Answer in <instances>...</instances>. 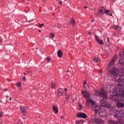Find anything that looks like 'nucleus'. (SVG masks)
Returning a JSON list of instances; mask_svg holds the SVG:
<instances>
[{"label": "nucleus", "mask_w": 124, "mask_h": 124, "mask_svg": "<svg viewBox=\"0 0 124 124\" xmlns=\"http://www.w3.org/2000/svg\"><path fill=\"white\" fill-rule=\"evenodd\" d=\"M94 95L96 96H100L102 97L103 99L101 101V105L105 108H110L112 106L111 104H109L108 103H106V100L108 98V95H107V93L104 90H103L100 92L95 91Z\"/></svg>", "instance_id": "1"}, {"label": "nucleus", "mask_w": 124, "mask_h": 124, "mask_svg": "<svg viewBox=\"0 0 124 124\" xmlns=\"http://www.w3.org/2000/svg\"><path fill=\"white\" fill-rule=\"evenodd\" d=\"M89 102L92 104V107L94 108L95 110V113L97 114L99 110L101 109L100 106H98V104L95 103V102L93 101V100L92 99H86V106H89Z\"/></svg>", "instance_id": "2"}, {"label": "nucleus", "mask_w": 124, "mask_h": 124, "mask_svg": "<svg viewBox=\"0 0 124 124\" xmlns=\"http://www.w3.org/2000/svg\"><path fill=\"white\" fill-rule=\"evenodd\" d=\"M115 119H122V118H124V109H122L116 111L114 115Z\"/></svg>", "instance_id": "3"}, {"label": "nucleus", "mask_w": 124, "mask_h": 124, "mask_svg": "<svg viewBox=\"0 0 124 124\" xmlns=\"http://www.w3.org/2000/svg\"><path fill=\"white\" fill-rule=\"evenodd\" d=\"M109 73L110 75H112L114 77H118L120 71H119V69L117 68H114L109 70Z\"/></svg>", "instance_id": "4"}, {"label": "nucleus", "mask_w": 124, "mask_h": 124, "mask_svg": "<svg viewBox=\"0 0 124 124\" xmlns=\"http://www.w3.org/2000/svg\"><path fill=\"white\" fill-rule=\"evenodd\" d=\"M91 120L93 123H94L97 124H104V121L101 119L97 118L94 116H93L91 117Z\"/></svg>", "instance_id": "5"}, {"label": "nucleus", "mask_w": 124, "mask_h": 124, "mask_svg": "<svg viewBox=\"0 0 124 124\" xmlns=\"http://www.w3.org/2000/svg\"><path fill=\"white\" fill-rule=\"evenodd\" d=\"M82 94L84 98H86V99L91 98V93H90V92H88L87 91H83L82 92Z\"/></svg>", "instance_id": "6"}, {"label": "nucleus", "mask_w": 124, "mask_h": 124, "mask_svg": "<svg viewBox=\"0 0 124 124\" xmlns=\"http://www.w3.org/2000/svg\"><path fill=\"white\" fill-rule=\"evenodd\" d=\"M109 99L114 101H120V96L119 95H111L109 97Z\"/></svg>", "instance_id": "7"}, {"label": "nucleus", "mask_w": 124, "mask_h": 124, "mask_svg": "<svg viewBox=\"0 0 124 124\" xmlns=\"http://www.w3.org/2000/svg\"><path fill=\"white\" fill-rule=\"evenodd\" d=\"M117 59H118V55L115 54L114 56L112 58L110 62L109 63V66H111V65H113V64L116 62V61H117Z\"/></svg>", "instance_id": "8"}, {"label": "nucleus", "mask_w": 124, "mask_h": 124, "mask_svg": "<svg viewBox=\"0 0 124 124\" xmlns=\"http://www.w3.org/2000/svg\"><path fill=\"white\" fill-rule=\"evenodd\" d=\"M111 28L118 31H121L122 30V28L118 25H111Z\"/></svg>", "instance_id": "9"}, {"label": "nucleus", "mask_w": 124, "mask_h": 124, "mask_svg": "<svg viewBox=\"0 0 124 124\" xmlns=\"http://www.w3.org/2000/svg\"><path fill=\"white\" fill-rule=\"evenodd\" d=\"M78 118H82V119H86L88 117L86 114L84 113H80L77 114Z\"/></svg>", "instance_id": "10"}, {"label": "nucleus", "mask_w": 124, "mask_h": 124, "mask_svg": "<svg viewBox=\"0 0 124 124\" xmlns=\"http://www.w3.org/2000/svg\"><path fill=\"white\" fill-rule=\"evenodd\" d=\"M58 96H62L63 94V89L62 88H59L58 90Z\"/></svg>", "instance_id": "11"}, {"label": "nucleus", "mask_w": 124, "mask_h": 124, "mask_svg": "<svg viewBox=\"0 0 124 124\" xmlns=\"http://www.w3.org/2000/svg\"><path fill=\"white\" fill-rule=\"evenodd\" d=\"M20 111H21L22 113L26 112V111L28 109V108L25 106H20Z\"/></svg>", "instance_id": "12"}, {"label": "nucleus", "mask_w": 124, "mask_h": 124, "mask_svg": "<svg viewBox=\"0 0 124 124\" xmlns=\"http://www.w3.org/2000/svg\"><path fill=\"white\" fill-rule=\"evenodd\" d=\"M99 11L100 15H103L104 13L107 14V11H106V10H105V8H104V7L100 9Z\"/></svg>", "instance_id": "13"}, {"label": "nucleus", "mask_w": 124, "mask_h": 124, "mask_svg": "<svg viewBox=\"0 0 124 124\" xmlns=\"http://www.w3.org/2000/svg\"><path fill=\"white\" fill-rule=\"evenodd\" d=\"M116 105L118 108H123L124 106V104L123 103H117Z\"/></svg>", "instance_id": "14"}, {"label": "nucleus", "mask_w": 124, "mask_h": 124, "mask_svg": "<svg viewBox=\"0 0 124 124\" xmlns=\"http://www.w3.org/2000/svg\"><path fill=\"white\" fill-rule=\"evenodd\" d=\"M52 109L54 110L55 114H58L59 110H58V108L55 106H52Z\"/></svg>", "instance_id": "15"}, {"label": "nucleus", "mask_w": 124, "mask_h": 124, "mask_svg": "<svg viewBox=\"0 0 124 124\" xmlns=\"http://www.w3.org/2000/svg\"><path fill=\"white\" fill-rule=\"evenodd\" d=\"M57 55L59 58H62V51L61 50H58Z\"/></svg>", "instance_id": "16"}, {"label": "nucleus", "mask_w": 124, "mask_h": 124, "mask_svg": "<svg viewBox=\"0 0 124 124\" xmlns=\"http://www.w3.org/2000/svg\"><path fill=\"white\" fill-rule=\"evenodd\" d=\"M75 20H74L73 18H72V19L70 20V23L72 26H74L75 25Z\"/></svg>", "instance_id": "17"}, {"label": "nucleus", "mask_w": 124, "mask_h": 124, "mask_svg": "<svg viewBox=\"0 0 124 124\" xmlns=\"http://www.w3.org/2000/svg\"><path fill=\"white\" fill-rule=\"evenodd\" d=\"M119 56L121 58H124V49L122 50L121 52L119 53Z\"/></svg>", "instance_id": "18"}, {"label": "nucleus", "mask_w": 124, "mask_h": 124, "mask_svg": "<svg viewBox=\"0 0 124 124\" xmlns=\"http://www.w3.org/2000/svg\"><path fill=\"white\" fill-rule=\"evenodd\" d=\"M93 62H100V60H99V59H98V58L97 57H95L94 58V59H93Z\"/></svg>", "instance_id": "19"}, {"label": "nucleus", "mask_w": 124, "mask_h": 124, "mask_svg": "<svg viewBox=\"0 0 124 124\" xmlns=\"http://www.w3.org/2000/svg\"><path fill=\"white\" fill-rule=\"evenodd\" d=\"M117 124H124V121L123 119L119 120L118 122H117Z\"/></svg>", "instance_id": "20"}, {"label": "nucleus", "mask_w": 124, "mask_h": 124, "mask_svg": "<svg viewBox=\"0 0 124 124\" xmlns=\"http://www.w3.org/2000/svg\"><path fill=\"white\" fill-rule=\"evenodd\" d=\"M108 123L109 124H117V122L113 120H109Z\"/></svg>", "instance_id": "21"}, {"label": "nucleus", "mask_w": 124, "mask_h": 124, "mask_svg": "<svg viewBox=\"0 0 124 124\" xmlns=\"http://www.w3.org/2000/svg\"><path fill=\"white\" fill-rule=\"evenodd\" d=\"M119 63L120 64H121L122 65H124V59L122 58L119 61Z\"/></svg>", "instance_id": "22"}, {"label": "nucleus", "mask_w": 124, "mask_h": 124, "mask_svg": "<svg viewBox=\"0 0 124 124\" xmlns=\"http://www.w3.org/2000/svg\"><path fill=\"white\" fill-rule=\"evenodd\" d=\"M102 113L103 117H106V116H107V111L105 110Z\"/></svg>", "instance_id": "23"}, {"label": "nucleus", "mask_w": 124, "mask_h": 124, "mask_svg": "<svg viewBox=\"0 0 124 124\" xmlns=\"http://www.w3.org/2000/svg\"><path fill=\"white\" fill-rule=\"evenodd\" d=\"M97 42L99 43V44H101V45L104 44V42H103V40H99L97 41Z\"/></svg>", "instance_id": "24"}, {"label": "nucleus", "mask_w": 124, "mask_h": 124, "mask_svg": "<svg viewBox=\"0 0 124 124\" xmlns=\"http://www.w3.org/2000/svg\"><path fill=\"white\" fill-rule=\"evenodd\" d=\"M49 37L50 38H54L55 37V34H54V33H50Z\"/></svg>", "instance_id": "25"}, {"label": "nucleus", "mask_w": 124, "mask_h": 124, "mask_svg": "<svg viewBox=\"0 0 124 124\" xmlns=\"http://www.w3.org/2000/svg\"><path fill=\"white\" fill-rule=\"evenodd\" d=\"M55 85L54 83V82L52 81L51 82V87L52 89H54L55 88Z\"/></svg>", "instance_id": "26"}, {"label": "nucleus", "mask_w": 124, "mask_h": 124, "mask_svg": "<svg viewBox=\"0 0 124 124\" xmlns=\"http://www.w3.org/2000/svg\"><path fill=\"white\" fill-rule=\"evenodd\" d=\"M17 87H19V88H21L22 87V85H21V82L17 83Z\"/></svg>", "instance_id": "27"}, {"label": "nucleus", "mask_w": 124, "mask_h": 124, "mask_svg": "<svg viewBox=\"0 0 124 124\" xmlns=\"http://www.w3.org/2000/svg\"><path fill=\"white\" fill-rule=\"evenodd\" d=\"M104 53H105V54L106 55V56H107V57H108V52H107V51L106 50H104Z\"/></svg>", "instance_id": "28"}, {"label": "nucleus", "mask_w": 124, "mask_h": 124, "mask_svg": "<svg viewBox=\"0 0 124 124\" xmlns=\"http://www.w3.org/2000/svg\"><path fill=\"white\" fill-rule=\"evenodd\" d=\"M46 61L48 62H51V58L47 57L46 58Z\"/></svg>", "instance_id": "29"}, {"label": "nucleus", "mask_w": 124, "mask_h": 124, "mask_svg": "<svg viewBox=\"0 0 124 124\" xmlns=\"http://www.w3.org/2000/svg\"><path fill=\"white\" fill-rule=\"evenodd\" d=\"M121 73H122V74H124V67L121 68Z\"/></svg>", "instance_id": "30"}, {"label": "nucleus", "mask_w": 124, "mask_h": 124, "mask_svg": "<svg viewBox=\"0 0 124 124\" xmlns=\"http://www.w3.org/2000/svg\"><path fill=\"white\" fill-rule=\"evenodd\" d=\"M0 117L1 118L2 117H3V112H0Z\"/></svg>", "instance_id": "31"}, {"label": "nucleus", "mask_w": 124, "mask_h": 124, "mask_svg": "<svg viewBox=\"0 0 124 124\" xmlns=\"http://www.w3.org/2000/svg\"><path fill=\"white\" fill-rule=\"evenodd\" d=\"M109 12H110V11L107 10V13H108V15L109 16H112L113 15H112V14H110V15L109 14Z\"/></svg>", "instance_id": "32"}, {"label": "nucleus", "mask_w": 124, "mask_h": 124, "mask_svg": "<svg viewBox=\"0 0 124 124\" xmlns=\"http://www.w3.org/2000/svg\"><path fill=\"white\" fill-rule=\"evenodd\" d=\"M98 38H99L98 36L95 35V39H96V40H97V41L99 40V39Z\"/></svg>", "instance_id": "33"}, {"label": "nucleus", "mask_w": 124, "mask_h": 124, "mask_svg": "<svg viewBox=\"0 0 124 124\" xmlns=\"http://www.w3.org/2000/svg\"><path fill=\"white\" fill-rule=\"evenodd\" d=\"M37 88V87H36V86H34L33 87V89L34 90H36Z\"/></svg>", "instance_id": "34"}, {"label": "nucleus", "mask_w": 124, "mask_h": 124, "mask_svg": "<svg viewBox=\"0 0 124 124\" xmlns=\"http://www.w3.org/2000/svg\"><path fill=\"white\" fill-rule=\"evenodd\" d=\"M22 81L24 82L26 81V77H23V78H22Z\"/></svg>", "instance_id": "35"}, {"label": "nucleus", "mask_w": 124, "mask_h": 124, "mask_svg": "<svg viewBox=\"0 0 124 124\" xmlns=\"http://www.w3.org/2000/svg\"><path fill=\"white\" fill-rule=\"evenodd\" d=\"M85 85H87V81L86 80L84 81V87H85Z\"/></svg>", "instance_id": "36"}, {"label": "nucleus", "mask_w": 124, "mask_h": 124, "mask_svg": "<svg viewBox=\"0 0 124 124\" xmlns=\"http://www.w3.org/2000/svg\"><path fill=\"white\" fill-rule=\"evenodd\" d=\"M79 108H81V109H83V106H82V105H79Z\"/></svg>", "instance_id": "37"}, {"label": "nucleus", "mask_w": 124, "mask_h": 124, "mask_svg": "<svg viewBox=\"0 0 124 124\" xmlns=\"http://www.w3.org/2000/svg\"><path fill=\"white\" fill-rule=\"evenodd\" d=\"M70 97V95H68V96L66 97V99H68Z\"/></svg>", "instance_id": "38"}, {"label": "nucleus", "mask_w": 124, "mask_h": 124, "mask_svg": "<svg viewBox=\"0 0 124 124\" xmlns=\"http://www.w3.org/2000/svg\"><path fill=\"white\" fill-rule=\"evenodd\" d=\"M41 27H44V23H42L41 25Z\"/></svg>", "instance_id": "39"}, {"label": "nucleus", "mask_w": 124, "mask_h": 124, "mask_svg": "<svg viewBox=\"0 0 124 124\" xmlns=\"http://www.w3.org/2000/svg\"><path fill=\"white\" fill-rule=\"evenodd\" d=\"M88 34H89L90 35H92V32H88Z\"/></svg>", "instance_id": "40"}, {"label": "nucleus", "mask_w": 124, "mask_h": 124, "mask_svg": "<svg viewBox=\"0 0 124 124\" xmlns=\"http://www.w3.org/2000/svg\"><path fill=\"white\" fill-rule=\"evenodd\" d=\"M107 39H108V42H110V40L109 39V38H108Z\"/></svg>", "instance_id": "41"}, {"label": "nucleus", "mask_w": 124, "mask_h": 124, "mask_svg": "<svg viewBox=\"0 0 124 124\" xmlns=\"http://www.w3.org/2000/svg\"><path fill=\"white\" fill-rule=\"evenodd\" d=\"M60 118H61V119L62 120V119H63L64 117L62 116H61Z\"/></svg>", "instance_id": "42"}, {"label": "nucleus", "mask_w": 124, "mask_h": 124, "mask_svg": "<svg viewBox=\"0 0 124 124\" xmlns=\"http://www.w3.org/2000/svg\"><path fill=\"white\" fill-rule=\"evenodd\" d=\"M64 91H65V92H67V89L64 88Z\"/></svg>", "instance_id": "43"}, {"label": "nucleus", "mask_w": 124, "mask_h": 124, "mask_svg": "<svg viewBox=\"0 0 124 124\" xmlns=\"http://www.w3.org/2000/svg\"><path fill=\"white\" fill-rule=\"evenodd\" d=\"M6 91H8V90L7 89H4V92H6Z\"/></svg>", "instance_id": "44"}, {"label": "nucleus", "mask_w": 124, "mask_h": 124, "mask_svg": "<svg viewBox=\"0 0 124 124\" xmlns=\"http://www.w3.org/2000/svg\"><path fill=\"white\" fill-rule=\"evenodd\" d=\"M62 1H60V4H62Z\"/></svg>", "instance_id": "45"}, {"label": "nucleus", "mask_w": 124, "mask_h": 124, "mask_svg": "<svg viewBox=\"0 0 124 124\" xmlns=\"http://www.w3.org/2000/svg\"><path fill=\"white\" fill-rule=\"evenodd\" d=\"M84 8L86 9L87 8H88V6H84Z\"/></svg>", "instance_id": "46"}, {"label": "nucleus", "mask_w": 124, "mask_h": 124, "mask_svg": "<svg viewBox=\"0 0 124 124\" xmlns=\"http://www.w3.org/2000/svg\"><path fill=\"white\" fill-rule=\"evenodd\" d=\"M31 71H27L28 73H31Z\"/></svg>", "instance_id": "47"}, {"label": "nucleus", "mask_w": 124, "mask_h": 124, "mask_svg": "<svg viewBox=\"0 0 124 124\" xmlns=\"http://www.w3.org/2000/svg\"><path fill=\"white\" fill-rule=\"evenodd\" d=\"M121 79V77H119V78H118V80Z\"/></svg>", "instance_id": "48"}, {"label": "nucleus", "mask_w": 124, "mask_h": 124, "mask_svg": "<svg viewBox=\"0 0 124 124\" xmlns=\"http://www.w3.org/2000/svg\"><path fill=\"white\" fill-rule=\"evenodd\" d=\"M39 32H41V30H39Z\"/></svg>", "instance_id": "49"}, {"label": "nucleus", "mask_w": 124, "mask_h": 124, "mask_svg": "<svg viewBox=\"0 0 124 124\" xmlns=\"http://www.w3.org/2000/svg\"><path fill=\"white\" fill-rule=\"evenodd\" d=\"M94 20H93L92 21V23H93V22H94Z\"/></svg>", "instance_id": "50"}, {"label": "nucleus", "mask_w": 124, "mask_h": 124, "mask_svg": "<svg viewBox=\"0 0 124 124\" xmlns=\"http://www.w3.org/2000/svg\"><path fill=\"white\" fill-rule=\"evenodd\" d=\"M1 42V39H0V43Z\"/></svg>", "instance_id": "51"}, {"label": "nucleus", "mask_w": 124, "mask_h": 124, "mask_svg": "<svg viewBox=\"0 0 124 124\" xmlns=\"http://www.w3.org/2000/svg\"><path fill=\"white\" fill-rule=\"evenodd\" d=\"M24 75H27V74H26V73H24Z\"/></svg>", "instance_id": "52"}, {"label": "nucleus", "mask_w": 124, "mask_h": 124, "mask_svg": "<svg viewBox=\"0 0 124 124\" xmlns=\"http://www.w3.org/2000/svg\"><path fill=\"white\" fill-rule=\"evenodd\" d=\"M38 86H40V83H39V84H38Z\"/></svg>", "instance_id": "53"}, {"label": "nucleus", "mask_w": 124, "mask_h": 124, "mask_svg": "<svg viewBox=\"0 0 124 124\" xmlns=\"http://www.w3.org/2000/svg\"><path fill=\"white\" fill-rule=\"evenodd\" d=\"M10 100H11V97L10 98Z\"/></svg>", "instance_id": "54"}, {"label": "nucleus", "mask_w": 124, "mask_h": 124, "mask_svg": "<svg viewBox=\"0 0 124 124\" xmlns=\"http://www.w3.org/2000/svg\"><path fill=\"white\" fill-rule=\"evenodd\" d=\"M99 114H101V112H100Z\"/></svg>", "instance_id": "55"}, {"label": "nucleus", "mask_w": 124, "mask_h": 124, "mask_svg": "<svg viewBox=\"0 0 124 124\" xmlns=\"http://www.w3.org/2000/svg\"><path fill=\"white\" fill-rule=\"evenodd\" d=\"M29 22H31V20H29Z\"/></svg>", "instance_id": "56"}, {"label": "nucleus", "mask_w": 124, "mask_h": 124, "mask_svg": "<svg viewBox=\"0 0 124 124\" xmlns=\"http://www.w3.org/2000/svg\"><path fill=\"white\" fill-rule=\"evenodd\" d=\"M67 72H68V71H67Z\"/></svg>", "instance_id": "57"}, {"label": "nucleus", "mask_w": 124, "mask_h": 124, "mask_svg": "<svg viewBox=\"0 0 124 124\" xmlns=\"http://www.w3.org/2000/svg\"><path fill=\"white\" fill-rule=\"evenodd\" d=\"M100 73H101V72H100Z\"/></svg>", "instance_id": "58"}, {"label": "nucleus", "mask_w": 124, "mask_h": 124, "mask_svg": "<svg viewBox=\"0 0 124 124\" xmlns=\"http://www.w3.org/2000/svg\"><path fill=\"white\" fill-rule=\"evenodd\" d=\"M67 94H65V95H66Z\"/></svg>", "instance_id": "59"}]
</instances>
